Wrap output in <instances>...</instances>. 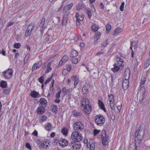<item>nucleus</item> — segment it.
I'll return each instance as SVG.
<instances>
[{
  "label": "nucleus",
  "mask_w": 150,
  "mask_h": 150,
  "mask_svg": "<svg viewBox=\"0 0 150 150\" xmlns=\"http://www.w3.org/2000/svg\"><path fill=\"white\" fill-rule=\"evenodd\" d=\"M39 102L40 104L43 107H46L47 105V100L46 99L44 98H41L40 99Z\"/></svg>",
  "instance_id": "obj_18"
},
{
  "label": "nucleus",
  "mask_w": 150,
  "mask_h": 150,
  "mask_svg": "<svg viewBox=\"0 0 150 150\" xmlns=\"http://www.w3.org/2000/svg\"><path fill=\"white\" fill-rule=\"evenodd\" d=\"M52 77V76H51V77L48 78L45 82L44 84L46 85L47 84V83L51 81Z\"/></svg>",
  "instance_id": "obj_60"
},
{
  "label": "nucleus",
  "mask_w": 150,
  "mask_h": 150,
  "mask_svg": "<svg viewBox=\"0 0 150 150\" xmlns=\"http://www.w3.org/2000/svg\"><path fill=\"white\" fill-rule=\"evenodd\" d=\"M68 14L66 13L64 14L63 16L62 22V26H64L67 24L68 21Z\"/></svg>",
  "instance_id": "obj_16"
},
{
  "label": "nucleus",
  "mask_w": 150,
  "mask_h": 150,
  "mask_svg": "<svg viewBox=\"0 0 150 150\" xmlns=\"http://www.w3.org/2000/svg\"><path fill=\"white\" fill-rule=\"evenodd\" d=\"M124 5H125V3L124 2H123L122 3L120 7V10L122 11H123L124 7Z\"/></svg>",
  "instance_id": "obj_59"
},
{
  "label": "nucleus",
  "mask_w": 150,
  "mask_h": 150,
  "mask_svg": "<svg viewBox=\"0 0 150 150\" xmlns=\"http://www.w3.org/2000/svg\"><path fill=\"white\" fill-rule=\"evenodd\" d=\"M54 80H53V81H52L51 83L52 86L50 88V91H51L52 92L54 89V88H53V86L54 84Z\"/></svg>",
  "instance_id": "obj_56"
},
{
  "label": "nucleus",
  "mask_w": 150,
  "mask_h": 150,
  "mask_svg": "<svg viewBox=\"0 0 150 150\" xmlns=\"http://www.w3.org/2000/svg\"><path fill=\"white\" fill-rule=\"evenodd\" d=\"M84 127L83 123L80 122H76L74 125V129L76 132H79L82 131Z\"/></svg>",
  "instance_id": "obj_5"
},
{
  "label": "nucleus",
  "mask_w": 150,
  "mask_h": 150,
  "mask_svg": "<svg viewBox=\"0 0 150 150\" xmlns=\"http://www.w3.org/2000/svg\"><path fill=\"white\" fill-rule=\"evenodd\" d=\"M108 40L107 39L106 40V42H103L101 44V45L102 47H106L107 45L108 44Z\"/></svg>",
  "instance_id": "obj_51"
},
{
  "label": "nucleus",
  "mask_w": 150,
  "mask_h": 150,
  "mask_svg": "<svg viewBox=\"0 0 150 150\" xmlns=\"http://www.w3.org/2000/svg\"><path fill=\"white\" fill-rule=\"evenodd\" d=\"M98 105L99 107L101 109L104 110L105 111H106L104 104L101 100H98Z\"/></svg>",
  "instance_id": "obj_23"
},
{
  "label": "nucleus",
  "mask_w": 150,
  "mask_h": 150,
  "mask_svg": "<svg viewBox=\"0 0 150 150\" xmlns=\"http://www.w3.org/2000/svg\"><path fill=\"white\" fill-rule=\"evenodd\" d=\"M76 20L82 21L84 18V16L83 15H79L77 13H76Z\"/></svg>",
  "instance_id": "obj_22"
},
{
  "label": "nucleus",
  "mask_w": 150,
  "mask_h": 150,
  "mask_svg": "<svg viewBox=\"0 0 150 150\" xmlns=\"http://www.w3.org/2000/svg\"><path fill=\"white\" fill-rule=\"evenodd\" d=\"M30 55V54H28L26 55L25 57L24 60V62L25 64H26V63L27 62Z\"/></svg>",
  "instance_id": "obj_48"
},
{
  "label": "nucleus",
  "mask_w": 150,
  "mask_h": 150,
  "mask_svg": "<svg viewBox=\"0 0 150 150\" xmlns=\"http://www.w3.org/2000/svg\"><path fill=\"white\" fill-rule=\"evenodd\" d=\"M47 119V117L46 116H42L40 119V120L42 121V122H44Z\"/></svg>",
  "instance_id": "obj_63"
},
{
  "label": "nucleus",
  "mask_w": 150,
  "mask_h": 150,
  "mask_svg": "<svg viewBox=\"0 0 150 150\" xmlns=\"http://www.w3.org/2000/svg\"><path fill=\"white\" fill-rule=\"evenodd\" d=\"M131 46L130 48L132 50V47H134V48L137 47L138 45V43L137 41H133L131 43Z\"/></svg>",
  "instance_id": "obj_38"
},
{
  "label": "nucleus",
  "mask_w": 150,
  "mask_h": 150,
  "mask_svg": "<svg viewBox=\"0 0 150 150\" xmlns=\"http://www.w3.org/2000/svg\"><path fill=\"white\" fill-rule=\"evenodd\" d=\"M59 145L62 147H64L69 145L68 141L65 139L61 138L58 141Z\"/></svg>",
  "instance_id": "obj_9"
},
{
  "label": "nucleus",
  "mask_w": 150,
  "mask_h": 150,
  "mask_svg": "<svg viewBox=\"0 0 150 150\" xmlns=\"http://www.w3.org/2000/svg\"><path fill=\"white\" fill-rule=\"evenodd\" d=\"M144 129H138L135 134V142H140L142 139L144 134Z\"/></svg>",
  "instance_id": "obj_2"
},
{
  "label": "nucleus",
  "mask_w": 150,
  "mask_h": 150,
  "mask_svg": "<svg viewBox=\"0 0 150 150\" xmlns=\"http://www.w3.org/2000/svg\"><path fill=\"white\" fill-rule=\"evenodd\" d=\"M140 142H135V143H132L129 147V150H137V148L140 146Z\"/></svg>",
  "instance_id": "obj_12"
},
{
  "label": "nucleus",
  "mask_w": 150,
  "mask_h": 150,
  "mask_svg": "<svg viewBox=\"0 0 150 150\" xmlns=\"http://www.w3.org/2000/svg\"><path fill=\"white\" fill-rule=\"evenodd\" d=\"M60 21V18L58 17H55L53 18V21L55 24H57Z\"/></svg>",
  "instance_id": "obj_36"
},
{
  "label": "nucleus",
  "mask_w": 150,
  "mask_h": 150,
  "mask_svg": "<svg viewBox=\"0 0 150 150\" xmlns=\"http://www.w3.org/2000/svg\"><path fill=\"white\" fill-rule=\"evenodd\" d=\"M122 31V29H121L119 28H117L115 30V34H116L121 32Z\"/></svg>",
  "instance_id": "obj_49"
},
{
  "label": "nucleus",
  "mask_w": 150,
  "mask_h": 150,
  "mask_svg": "<svg viewBox=\"0 0 150 150\" xmlns=\"http://www.w3.org/2000/svg\"><path fill=\"white\" fill-rule=\"evenodd\" d=\"M61 92V91H59L56 94L55 96V98L57 99H59L60 97V94Z\"/></svg>",
  "instance_id": "obj_52"
},
{
  "label": "nucleus",
  "mask_w": 150,
  "mask_h": 150,
  "mask_svg": "<svg viewBox=\"0 0 150 150\" xmlns=\"http://www.w3.org/2000/svg\"><path fill=\"white\" fill-rule=\"evenodd\" d=\"M62 132L64 135L66 136L67 134L68 130L67 129L64 128L62 129Z\"/></svg>",
  "instance_id": "obj_43"
},
{
  "label": "nucleus",
  "mask_w": 150,
  "mask_h": 150,
  "mask_svg": "<svg viewBox=\"0 0 150 150\" xmlns=\"http://www.w3.org/2000/svg\"><path fill=\"white\" fill-rule=\"evenodd\" d=\"M96 124L100 126H102L105 122V119L104 117L100 115H97L95 117Z\"/></svg>",
  "instance_id": "obj_4"
},
{
  "label": "nucleus",
  "mask_w": 150,
  "mask_h": 150,
  "mask_svg": "<svg viewBox=\"0 0 150 150\" xmlns=\"http://www.w3.org/2000/svg\"><path fill=\"white\" fill-rule=\"evenodd\" d=\"M10 91V89L9 88L4 89L3 91V93H6V94H8Z\"/></svg>",
  "instance_id": "obj_55"
},
{
  "label": "nucleus",
  "mask_w": 150,
  "mask_h": 150,
  "mask_svg": "<svg viewBox=\"0 0 150 150\" xmlns=\"http://www.w3.org/2000/svg\"><path fill=\"white\" fill-rule=\"evenodd\" d=\"M1 86L4 88H5L7 87V82L4 81H2L0 83Z\"/></svg>",
  "instance_id": "obj_27"
},
{
  "label": "nucleus",
  "mask_w": 150,
  "mask_h": 150,
  "mask_svg": "<svg viewBox=\"0 0 150 150\" xmlns=\"http://www.w3.org/2000/svg\"><path fill=\"white\" fill-rule=\"evenodd\" d=\"M21 46V44L20 43H15L14 44L13 47L14 48L16 49H18Z\"/></svg>",
  "instance_id": "obj_50"
},
{
  "label": "nucleus",
  "mask_w": 150,
  "mask_h": 150,
  "mask_svg": "<svg viewBox=\"0 0 150 150\" xmlns=\"http://www.w3.org/2000/svg\"><path fill=\"white\" fill-rule=\"evenodd\" d=\"M130 70L129 68H127L125 70L124 77L125 78L129 79L130 76Z\"/></svg>",
  "instance_id": "obj_20"
},
{
  "label": "nucleus",
  "mask_w": 150,
  "mask_h": 150,
  "mask_svg": "<svg viewBox=\"0 0 150 150\" xmlns=\"http://www.w3.org/2000/svg\"><path fill=\"white\" fill-rule=\"evenodd\" d=\"M78 55V52L75 50H72L70 54V57L72 58L76 57Z\"/></svg>",
  "instance_id": "obj_24"
},
{
  "label": "nucleus",
  "mask_w": 150,
  "mask_h": 150,
  "mask_svg": "<svg viewBox=\"0 0 150 150\" xmlns=\"http://www.w3.org/2000/svg\"><path fill=\"white\" fill-rule=\"evenodd\" d=\"M39 63H35L33 66L32 67V71L39 68V67L38 66L39 65Z\"/></svg>",
  "instance_id": "obj_41"
},
{
  "label": "nucleus",
  "mask_w": 150,
  "mask_h": 150,
  "mask_svg": "<svg viewBox=\"0 0 150 150\" xmlns=\"http://www.w3.org/2000/svg\"><path fill=\"white\" fill-rule=\"evenodd\" d=\"M69 59L68 57L66 55H64L62 58V59L65 62L67 61Z\"/></svg>",
  "instance_id": "obj_47"
},
{
  "label": "nucleus",
  "mask_w": 150,
  "mask_h": 150,
  "mask_svg": "<svg viewBox=\"0 0 150 150\" xmlns=\"http://www.w3.org/2000/svg\"><path fill=\"white\" fill-rule=\"evenodd\" d=\"M129 85V81L128 79L124 78L122 83V86L123 89L126 90L128 88Z\"/></svg>",
  "instance_id": "obj_14"
},
{
  "label": "nucleus",
  "mask_w": 150,
  "mask_h": 150,
  "mask_svg": "<svg viewBox=\"0 0 150 150\" xmlns=\"http://www.w3.org/2000/svg\"><path fill=\"white\" fill-rule=\"evenodd\" d=\"M73 113L74 116L75 117H78L81 115V112H78L75 110H73Z\"/></svg>",
  "instance_id": "obj_35"
},
{
  "label": "nucleus",
  "mask_w": 150,
  "mask_h": 150,
  "mask_svg": "<svg viewBox=\"0 0 150 150\" xmlns=\"http://www.w3.org/2000/svg\"><path fill=\"white\" fill-rule=\"evenodd\" d=\"M71 138L74 140V141L79 142L83 139V137L81 133L79 132L75 131L72 133Z\"/></svg>",
  "instance_id": "obj_3"
},
{
  "label": "nucleus",
  "mask_w": 150,
  "mask_h": 150,
  "mask_svg": "<svg viewBox=\"0 0 150 150\" xmlns=\"http://www.w3.org/2000/svg\"><path fill=\"white\" fill-rule=\"evenodd\" d=\"M100 132V130H98L96 129H95L93 130L94 135L96 136Z\"/></svg>",
  "instance_id": "obj_54"
},
{
  "label": "nucleus",
  "mask_w": 150,
  "mask_h": 150,
  "mask_svg": "<svg viewBox=\"0 0 150 150\" xmlns=\"http://www.w3.org/2000/svg\"><path fill=\"white\" fill-rule=\"evenodd\" d=\"M102 143L104 146H106L108 142L109 138L106 134L105 130H103L101 133Z\"/></svg>",
  "instance_id": "obj_6"
},
{
  "label": "nucleus",
  "mask_w": 150,
  "mask_h": 150,
  "mask_svg": "<svg viewBox=\"0 0 150 150\" xmlns=\"http://www.w3.org/2000/svg\"><path fill=\"white\" fill-rule=\"evenodd\" d=\"M45 107H38L37 109V112L39 114H41L43 113L45 111Z\"/></svg>",
  "instance_id": "obj_21"
},
{
  "label": "nucleus",
  "mask_w": 150,
  "mask_h": 150,
  "mask_svg": "<svg viewBox=\"0 0 150 150\" xmlns=\"http://www.w3.org/2000/svg\"><path fill=\"white\" fill-rule=\"evenodd\" d=\"M70 146L73 149H79L81 147V144L79 142L72 141L69 144Z\"/></svg>",
  "instance_id": "obj_8"
},
{
  "label": "nucleus",
  "mask_w": 150,
  "mask_h": 150,
  "mask_svg": "<svg viewBox=\"0 0 150 150\" xmlns=\"http://www.w3.org/2000/svg\"><path fill=\"white\" fill-rule=\"evenodd\" d=\"M37 143L38 144H39L41 143L40 145L39 146L40 147H45V148H46L48 147V145H46L44 143H42L40 140H38L37 142Z\"/></svg>",
  "instance_id": "obj_34"
},
{
  "label": "nucleus",
  "mask_w": 150,
  "mask_h": 150,
  "mask_svg": "<svg viewBox=\"0 0 150 150\" xmlns=\"http://www.w3.org/2000/svg\"><path fill=\"white\" fill-rule=\"evenodd\" d=\"M39 95V93L35 91H33L30 93V96L34 98H37Z\"/></svg>",
  "instance_id": "obj_25"
},
{
  "label": "nucleus",
  "mask_w": 150,
  "mask_h": 150,
  "mask_svg": "<svg viewBox=\"0 0 150 150\" xmlns=\"http://www.w3.org/2000/svg\"><path fill=\"white\" fill-rule=\"evenodd\" d=\"M85 5L82 4H78L76 6V10H80L84 8Z\"/></svg>",
  "instance_id": "obj_32"
},
{
  "label": "nucleus",
  "mask_w": 150,
  "mask_h": 150,
  "mask_svg": "<svg viewBox=\"0 0 150 150\" xmlns=\"http://www.w3.org/2000/svg\"><path fill=\"white\" fill-rule=\"evenodd\" d=\"M50 36L46 34L45 35V38L44 39V40L45 41H48L50 39Z\"/></svg>",
  "instance_id": "obj_61"
},
{
  "label": "nucleus",
  "mask_w": 150,
  "mask_h": 150,
  "mask_svg": "<svg viewBox=\"0 0 150 150\" xmlns=\"http://www.w3.org/2000/svg\"><path fill=\"white\" fill-rule=\"evenodd\" d=\"M73 6V3H71L70 4L67 5L64 7V9H65L66 11H68L71 9Z\"/></svg>",
  "instance_id": "obj_33"
},
{
  "label": "nucleus",
  "mask_w": 150,
  "mask_h": 150,
  "mask_svg": "<svg viewBox=\"0 0 150 150\" xmlns=\"http://www.w3.org/2000/svg\"><path fill=\"white\" fill-rule=\"evenodd\" d=\"M71 61L72 63L74 64H76L78 63V60L77 58H73L71 60Z\"/></svg>",
  "instance_id": "obj_57"
},
{
  "label": "nucleus",
  "mask_w": 150,
  "mask_h": 150,
  "mask_svg": "<svg viewBox=\"0 0 150 150\" xmlns=\"http://www.w3.org/2000/svg\"><path fill=\"white\" fill-rule=\"evenodd\" d=\"M150 65V58H148L146 61L144 65V68L146 69Z\"/></svg>",
  "instance_id": "obj_31"
},
{
  "label": "nucleus",
  "mask_w": 150,
  "mask_h": 150,
  "mask_svg": "<svg viewBox=\"0 0 150 150\" xmlns=\"http://www.w3.org/2000/svg\"><path fill=\"white\" fill-rule=\"evenodd\" d=\"M146 79L144 76H142L141 79L139 87H141L145 83Z\"/></svg>",
  "instance_id": "obj_28"
},
{
  "label": "nucleus",
  "mask_w": 150,
  "mask_h": 150,
  "mask_svg": "<svg viewBox=\"0 0 150 150\" xmlns=\"http://www.w3.org/2000/svg\"><path fill=\"white\" fill-rule=\"evenodd\" d=\"M90 150H95V145L94 143L92 142L91 144H90Z\"/></svg>",
  "instance_id": "obj_42"
},
{
  "label": "nucleus",
  "mask_w": 150,
  "mask_h": 150,
  "mask_svg": "<svg viewBox=\"0 0 150 150\" xmlns=\"http://www.w3.org/2000/svg\"><path fill=\"white\" fill-rule=\"evenodd\" d=\"M53 108L52 109V111L56 113L57 112V107L55 105H53L52 106Z\"/></svg>",
  "instance_id": "obj_44"
},
{
  "label": "nucleus",
  "mask_w": 150,
  "mask_h": 150,
  "mask_svg": "<svg viewBox=\"0 0 150 150\" xmlns=\"http://www.w3.org/2000/svg\"><path fill=\"white\" fill-rule=\"evenodd\" d=\"M83 110L86 114H90L91 111V106L89 104L85 105L83 108Z\"/></svg>",
  "instance_id": "obj_15"
},
{
  "label": "nucleus",
  "mask_w": 150,
  "mask_h": 150,
  "mask_svg": "<svg viewBox=\"0 0 150 150\" xmlns=\"http://www.w3.org/2000/svg\"><path fill=\"white\" fill-rule=\"evenodd\" d=\"M141 95L139 97V102H142L144 100V94H141Z\"/></svg>",
  "instance_id": "obj_58"
},
{
  "label": "nucleus",
  "mask_w": 150,
  "mask_h": 150,
  "mask_svg": "<svg viewBox=\"0 0 150 150\" xmlns=\"http://www.w3.org/2000/svg\"><path fill=\"white\" fill-rule=\"evenodd\" d=\"M14 23L15 22L13 21L9 22H8L7 23V25L6 26V28H9V27L13 25Z\"/></svg>",
  "instance_id": "obj_53"
},
{
  "label": "nucleus",
  "mask_w": 150,
  "mask_h": 150,
  "mask_svg": "<svg viewBox=\"0 0 150 150\" xmlns=\"http://www.w3.org/2000/svg\"><path fill=\"white\" fill-rule=\"evenodd\" d=\"M82 91L84 94H86L87 93L88 91V90L86 86L85 85H84L82 88Z\"/></svg>",
  "instance_id": "obj_40"
},
{
  "label": "nucleus",
  "mask_w": 150,
  "mask_h": 150,
  "mask_svg": "<svg viewBox=\"0 0 150 150\" xmlns=\"http://www.w3.org/2000/svg\"><path fill=\"white\" fill-rule=\"evenodd\" d=\"M45 17L43 16L42 19V21L40 22V24L39 26L40 28H42L43 27L45 23Z\"/></svg>",
  "instance_id": "obj_39"
},
{
  "label": "nucleus",
  "mask_w": 150,
  "mask_h": 150,
  "mask_svg": "<svg viewBox=\"0 0 150 150\" xmlns=\"http://www.w3.org/2000/svg\"><path fill=\"white\" fill-rule=\"evenodd\" d=\"M34 27V25L33 23H31L28 27L25 33V36L26 37L29 36L32 31Z\"/></svg>",
  "instance_id": "obj_10"
},
{
  "label": "nucleus",
  "mask_w": 150,
  "mask_h": 150,
  "mask_svg": "<svg viewBox=\"0 0 150 150\" xmlns=\"http://www.w3.org/2000/svg\"><path fill=\"white\" fill-rule=\"evenodd\" d=\"M71 65L70 64H69V65H67V67H66L67 69H66L67 70V71H69L71 69Z\"/></svg>",
  "instance_id": "obj_62"
},
{
  "label": "nucleus",
  "mask_w": 150,
  "mask_h": 150,
  "mask_svg": "<svg viewBox=\"0 0 150 150\" xmlns=\"http://www.w3.org/2000/svg\"><path fill=\"white\" fill-rule=\"evenodd\" d=\"M119 55L115 56V60L116 62L114 64L113 66L114 67L112 68V70L114 72H117L119 71L120 69V67L124 66L123 60L121 59L119 56H120V54L119 53Z\"/></svg>",
  "instance_id": "obj_1"
},
{
  "label": "nucleus",
  "mask_w": 150,
  "mask_h": 150,
  "mask_svg": "<svg viewBox=\"0 0 150 150\" xmlns=\"http://www.w3.org/2000/svg\"><path fill=\"white\" fill-rule=\"evenodd\" d=\"M52 125L50 123H47V125H46L45 127V129L48 131H51L52 130Z\"/></svg>",
  "instance_id": "obj_30"
},
{
  "label": "nucleus",
  "mask_w": 150,
  "mask_h": 150,
  "mask_svg": "<svg viewBox=\"0 0 150 150\" xmlns=\"http://www.w3.org/2000/svg\"><path fill=\"white\" fill-rule=\"evenodd\" d=\"M51 65V62H47L44 64L43 69H47L45 70V73H48L50 72L52 69V68L50 67Z\"/></svg>",
  "instance_id": "obj_11"
},
{
  "label": "nucleus",
  "mask_w": 150,
  "mask_h": 150,
  "mask_svg": "<svg viewBox=\"0 0 150 150\" xmlns=\"http://www.w3.org/2000/svg\"><path fill=\"white\" fill-rule=\"evenodd\" d=\"M70 89L67 88L66 87H63L62 89V91L63 93L66 94H67L70 92Z\"/></svg>",
  "instance_id": "obj_26"
},
{
  "label": "nucleus",
  "mask_w": 150,
  "mask_h": 150,
  "mask_svg": "<svg viewBox=\"0 0 150 150\" xmlns=\"http://www.w3.org/2000/svg\"><path fill=\"white\" fill-rule=\"evenodd\" d=\"M3 74L6 79H9L11 78L13 75V71L11 68L3 72Z\"/></svg>",
  "instance_id": "obj_7"
},
{
  "label": "nucleus",
  "mask_w": 150,
  "mask_h": 150,
  "mask_svg": "<svg viewBox=\"0 0 150 150\" xmlns=\"http://www.w3.org/2000/svg\"><path fill=\"white\" fill-rule=\"evenodd\" d=\"M71 79L74 80V85L75 87L79 82V79L77 77V76H74L71 77Z\"/></svg>",
  "instance_id": "obj_19"
},
{
  "label": "nucleus",
  "mask_w": 150,
  "mask_h": 150,
  "mask_svg": "<svg viewBox=\"0 0 150 150\" xmlns=\"http://www.w3.org/2000/svg\"><path fill=\"white\" fill-rule=\"evenodd\" d=\"M88 99L86 98H83L81 100V106H85V105L89 104Z\"/></svg>",
  "instance_id": "obj_17"
},
{
  "label": "nucleus",
  "mask_w": 150,
  "mask_h": 150,
  "mask_svg": "<svg viewBox=\"0 0 150 150\" xmlns=\"http://www.w3.org/2000/svg\"><path fill=\"white\" fill-rule=\"evenodd\" d=\"M106 29L107 31L106 32V33L107 34L109 33V31L111 28V25L109 24H107L106 26Z\"/></svg>",
  "instance_id": "obj_37"
},
{
  "label": "nucleus",
  "mask_w": 150,
  "mask_h": 150,
  "mask_svg": "<svg viewBox=\"0 0 150 150\" xmlns=\"http://www.w3.org/2000/svg\"><path fill=\"white\" fill-rule=\"evenodd\" d=\"M87 13L88 15V17L89 18H90L91 16V10H87Z\"/></svg>",
  "instance_id": "obj_64"
},
{
  "label": "nucleus",
  "mask_w": 150,
  "mask_h": 150,
  "mask_svg": "<svg viewBox=\"0 0 150 150\" xmlns=\"http://www.w3.org/2000/svg\"><path fill=\"white\" fill-rule=\"evenodd\" d=\"M140 88V92L141 94H145V87L144 86H142L141 87H139Z\"/></svg>",
  "instance_id": "obj_46"
},
{
  "label": "nucleus",
  "mask_w": 150,
  "mask_h": 150,
  "mask_svg": "<svg viewBox=\"0 0 150 150\" xmlns=\"http://www.w3.org/2000/svg\"><path fill=\"white\" fill-rule=\"evenodd\" d=\"M92 30L94 32H95L98 30L99 29L98 27L96 24H94L91 27Z\"/></svg>",
  "instance_id": "obj_29"
},
{
  "label": "nucleus",
  "mask_w": 150,
  "mask_h": 150,
  "mask_svg": "<svg viewBox=\"0 0 150 150\" xmlns=\"http://www.w3.org/2000/svg\"><path fill=\"white\" fill-rule=\"evenodd\" d=\"M109 100L110 101V106L111 109L114 110H115V106L114 105V96L112 94H110L108 95Z\"/></svg>",
  "instance_id": "obj_13"
},
{
  "label": "nucleus",
  "mask_w": 150,
  "mask_h": 150,
  "mask_svg": "<svg viewBox=\"0 0 150 150\" xmlns=\"http://www.w3.org/2000/svg\"><path fill=\"white\" fill-rule=\"evenodd\" d=\"M44 76L43 75L40 76L38 79L39 81L41 84H43L44 80Z\"/></svg>",
  "instance_id": "obj_45"
}]
</instances>
